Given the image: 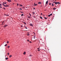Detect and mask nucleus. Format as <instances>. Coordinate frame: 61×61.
Instances as JSON below:
<instances>
[{"mask_svg": "<svg viewBox=\"0 0 61 61\" xmlns=\"http://www.w3.org/2000/svg\"><path fill=\"white\" fill-rule=\"evenodd\" d=\"M60 4V3L59 2H55V4Z\"/></svg>", "mask_w": 61, "mask_h": 61, "instance_id": "f257e3e1", "label": "nucleus"}, {"mask_svg": "<svg viewBox=\"0 0 61 61\" xmlns=\"http://www.w3.org/2000/svg\"><path fill=\"white\" fill-rule=\"evenodd\" d=\"M4 6L5 7H8V6H9L7 5H4Z\"/></svg>", "mask_w": 61, "mask_h": 61, "instance_id": "f03ea898", "label": "nucleus"}, {"mask_svg": "<svg viewBox=\"0 0 61 61\" xmlns=\"http://www.w3.org/2000/svg\"><path fill=\"white\" fill-rule=\"evenodd\" d=\"M30 25L31 26H33V25L32 24H30Z\"/></svg>", "mask_w": 61, "mask_h": 61, "instance_id": "7ed1b4c3", "label": "nucleus"}, {"mask_svg": "<svg viewBox=\"0 0 61 61\" xmlns=\"http://www.w3.org/2000/svg\"><path fill=\"white\" fill-rule=\"evenodd\" d=\"M52 15V14H51L50 15H48V16H49V17H50Z\"/></svg>", "mask_w": 61, "mask_h": 61, "instance_id": "20e7f679", "label": "nucleus"}, {"mask_svg": "<svg viewBox=\"0 0 61 61\" xmlns=\"http://www.w3.org/2000/svg\"><path fill=\"white\" fill-rule=\"evenodd\" d=\"M6 4V2H4L3 3V5H4H4H4V4Z\"/></svg>", "mask_w": 61, "mask_h": 61, "instance_id": "39448f33", "label": "nucleus"}, {"mask_svg": "<svg viewBox=\"0 0 61 61\" xmlns=\"http://www.w3.org/2000/svg\"><path fill=\"white\" fill-rule=\"evenodd\" d=\"M8 26V25H4V27H6V26Z\"/></svg>", "mask_w": 61, "mask_h": 61, "instance_id": "423d86ee", "label": "nucleus"}, {"mask_svg": "<svg viewBox=\"0 0 61 61\" xmlns=\"http://www.w3.org/2000/svg\"><path fill=\"white\" fill-rule=\"evenodd\" d=\"M48 1H47L46 2V5H48Z\"/></svg>", "mask_w": 61, "mask_h": 61, "instance_id": "0eeeda50", "label": "nucleus"}, {"mask_svg": "<svg viewBox=\"0 0 61 61\" xmlns=\"http://www.w3.org/2000/svg\"><path fill=\"white\" fill-rule=\"evenodd\" d=\"M7 1L9 2H11V0H7Z\"/></svg>", "mask_w": 61, "mask_h": 61, "instance_id": "6e6552de", "label": "nucleus"}, {"mask_svg": "<svg viewBox=\"0 0 61 61\" xmlns=\"http://www.w3.org/2000/svg\"><path fill=\"white\" fill-rule=\"evenodd\" d=\"M25 28L26 29H27V27L25 26Z\"/></svg>", "mask_w": 61, "mask_h": 61, "instance_id": "1a4fd4ad", "label": "nucleus"}, {"mask_svg": "<svg viewBox=\"0 0 61 61\" xmlns=\"http://www.w3.org/2000/svg\"><path fill=\"white\" fill-rule=\"evenodd\" d=\"M40 18L41 19H42L43 18L41 16H39Z\"/></svg>", "mask_w": 61, "mask_h": 61, "instance_id": "9d476101", "label": "nucleus"}, {"mask_svg": "<svg viewBox=\"0 0 61 61\" xmlns=\"http://www.w3.org/2000/svg\"><path fill=\"white\" fill-rule=\"evenodd\" d=\"M2 25H3L4 23H5V21H3V22H2Z\"/></svg>", "mask_w": 61, "mask_h": 61, "instance_id": "9b49d317", "label": "nucleus"}, {"mask_svg": "<svg viewBox=\"0 0 61 61\" xmlns=\"http://www.w3.org/2000/svg\"><path fill=\"white\" fill-rule=\"evenodd\" d=\"M38 4H41V2H38Z\"/></svg>", "mask_w": 61, "mask_h": 61, "instance_id": "f8f14e48", "label": "nucleus"}, {"mask_svg": "<svg viewBox=\"0 0 61 61\" xmlns=\"http://www.w3.org/2000/svg\"><path fill=\"white\" fill-rule=\"evenodd\" d=\"M8 58H5V59H6V60H7V59H8Z\"/></svg>", "mask_w": 61, "mask_h": 61, "instance_id": "ddd939ff", "label": "nucleus"}, {"mask_svg": "<svg viewBox=\"0 0 61 61\" xmlns=\"http://www.w3.org/2000/svg\"><path fill=\"white\" fill-rule=\"evenodd\" d=\"M5 15L9 16V15H6V14H5Z\"/></svg>", "mask_w": 61, "mask_h": 61, "instance_id": "4468645a", "label": "nucleus"}, {"mask_svg": "<svg viewBox=\"0 0 61 61\" xmlns=\"http://www.w3.org/2000/svg\"><path fill=\"white\" fill-rule=\"evenodd\" d=\"M24 15V14H22L21 15V16H23Z\"/></svg>", "mask_w": 61, "mask_h": 61, "instance_id": "2eb2a0df", "label": "nucleus"}, {"mask_svg": "<svg viewBox=\"0 0 61 61\" xmlns=\"http://www.w3.org/2000/svg\"><path fill=\"white\" fill-rule=\"evenodd\" d=\"M26 53L25 52H24L23 54H26Z\"/></svg>", "mask_w": 61, "mask_h": 61, "instance_id": "dca6fc26", "label": "nucleus"}, {"mask_svg": "<svg viewBox=\"0 0 61 61\" xmlns=\"http://www.w3.org/2000/svg\"><path fill=\"white\" fill-rule=\"evenodd\" d=\"M56 8H53V9L54 10H56Z\"/></svg>", "mask_w": 61, "mask_h": 61, "instance_id": "f3484780", "label": "nucleus"}, {"mask_svg": "<svg viewBox=\"0 0 61 61\" xmlns=\"http://www.w3.org/2000/svg\"><path fill=\"white\" fill-rule=\"evenodd\" d=\"M20 12L21 13H22V14H23L24 13L23 12H22V11H20Z\"/></svg>", "mask_w": 61, "mask_h": 61, "instance_id": "a211bd4d", "label": "nucleus"}, {"mask_svg": "<svg viewBox=\"0 0 61 61\" xmlns=\"http://www.w3.org/2000/svg\"><path fill=\"white\" fill-rule=\"evenodd\" d=\"M19 6H22L23 5H19Z\"/></svg>", "mask_w": 61, "mask_h": 61, "instance_id": "6ab92c4d", "label": "nucleus"}, {"mask_svg": "<svg viewBox=\"0 0 61 61\" xmlns=\"http://www.w3.org/2000/svg\"><path fill=\"white\" fill-rule=\"evenodd\" d=\"M12 56L11 55H10V57H11Z\"/></svg>", "mask_w": 61, "mask_h": 61, "instance_id": "aec40b11", "label": "nucleus"}, {"mask_svg": "<svg viewBox=\"0 0 61 61\" xmlns=\"http://www.w3.org/2000/svg\"><path fill=\"white\" fill-rule=\"evenodd\" d=\"M32 13L33 14V15H34V14H35V13H34V12H32Z\"/></svg>", "mask_w": 61, "mask_h": 61, "instance_id": "412c9836", "label": "nucleus"}, {"mask_svg": "<svg viewBox=\"0 0 61 61\" xmlns=\"http://www.w3.org/2000/svg\"><path fill=\"white\" fill-rule=\"evenodd\" d=\"M28 18H31L30 17V16L28 17Z\"/></svg>", "mask_w": 61, "mask_h": 61, "instance_id": "4be33fe9", "label": "nucleus"}, {"mask_svg": "<svg viewBox=\"0 0 61 61\" xmlns=\"http://www.w3.org/2000/svg\"><path fill=\"white\" fill-rule=\"evenodd\" d=\"M44 18H45V19H47V18H46V17H45Z\"/></svg>", "mask_w": 61, "mask_h": 61, "instance_id": "5701e85b", "label": "nucleus"}, {"mask_svg": "<svg viewBox=\"0 0 61 61\" xmlns=\"http://www.w3.org/2000/svg\"><path fill=\"white\" fill-rule=\"evenodd\" d=\"M24 24H25V25L26 24V23L25 22H24Z\"/></svg>", "mask_w": 61, "mask_h": 61, "instance_id": "b1692460", "label": "nucleus"}, {"mask_svg": "<svg viewBox=\"0 0 61 61\" xmlns=\"http://www.w3.org/2000/svg\"><path fill=\"white\" fill-rule=\"evenodd\" d=\"M36 37V36H34V38H35V37Z\"/></svg>", "mask_w": 61, "mask_h": 61, "instance_id": "393cba45", "label": "nucleus"}, {"mask_svg": "<svg viewBox=\"0 0 61 61\" xmlns=\"http://www.w3.org/2000/svg\"><path fill=\"white\" fill-rule=\"evenodd\" d=\"M23 26H22V25H21V27H23Z\"/></svg>", "mask_w": 61, "mask_h": 61, "instance_id": "a878e982", "label": "nucleus"}, {"mask_svg": "<svg viewBox=\"0 0 61 61\" xmlns=\"http://www.w3.org/2000/svg\"><path fill=\"white\" fill-rule=\"evenodd\" d=\"M7 54H8V55H9V53H8Z\"/></svg>", "mask_w": 61, "mask_h": 61, "instance_id": "bb28decb", "label": "nucleus"}, {"mask_svg": "<svg viewBox=\"0 0 61 61\" xmlns=\"http://www.w3.org/2000/svg\"><path fill=\"white\" fill-rule=\"evenodd\" d=\"M20 10H22V9L21 8H20Z\"/></svg>", "mask_w": 61, "mask_h": 61, "instance_id": "cd10ccee", "label": "nucleus"}, {"mask_svg": "<svg viewBox=\"0 0 61 61\" xmlns=\"http://www.w3.org/2000/svg\"><path fill=\"white\" fill-rule=\"evenodd\" d=\"M52 6H54V5H53V4H52Z\"/></svg>", "mask_w": 61, "mask_h": 61, "instance_id": "c85d7f7f", "label": "nucleus"}, {"mask_svg": "<svg viewBox=\"0 0 61 61\" xmlns=\"http://www.w3.org/2000/svg\"><path fill=\"white\" fill-rule=\"evenodd\" d=\"M33 17L35 18H36V17H35V16H33Z\"/></svg>", "mask_w": 61, "mask_h": 61, "instance_id": "c756f323", "label": "nucleus"}, {"mask_svg": "<svg viewBox=\"0 0 61 61\" xmlns=\"http://www.w3.org/2000/svg\"><path fill=\"white\" fill-rule=\"evenodd\" d=\"M7 46V44H6V45H5V46Z\"/></svg>", "mask_w": 61, "mask_h": 61, "instance_id": "7c9ffc66", "label": "nucleus"}, {"mask_svg": "<svg viewBox=\"0 0 61 61\" xmlns=\"http://www.w3.org/2000/svg\"><path fill=\"white\" fill-rule=\"evenodd\" d=\"M32 56V55H29L30 56H30Z\"/></svg>", "mask_w": 61, "mask_h": 61, "instance_id": "2f4dec72", "label": "nucleus"}, {"mask_svg": "<svg viewBox=\"0 0 61 61\" xmlns=\"http://www.w3.org/2000/svg\"><path fill=\"white\" fill-rule=\"evenodd\" d=\"M27 35L28 36H29L30 35V34H27Z\"/></svg>", "mask_w": 61, "mask_h": 61, "instance_id": "473e14b6", "label": "nucleus"}, {"mask_svg": "<svg viewBox=\"0 0 61 61\" xmlns=\"http://www.w3.org/2000/svg\"><path fill=\"white\" fill-rule=\"evenodd\" d=\"M37 4H36L35 5V6H36V5H37Z\"/></svg>", "mask_w": 61, "mask_h": 61, "instance_id": "72a5a7b5", "label": "nucleus"}, {"mask_svg": "<svg viewBox=\"0 0 61 61\" xmlns=\"http://www.w3.org/2000/svg\"><path fill=\"white\" fill-rule=\"evenodd\" d=\"M9 43V41H8L7 42V43Z\"/></svg>", "mask_w": 61, "mask_h": 61, "instance_id": "f704fd0d", "label": "nucleus"}, {"mask_svg": "<svg viewBox=\"0 0 61 61\" xmlns=\"http://www.w3.org/2000/svg\"><path fill=\"white\" fill-rule=\"evenodd\" d=\"M10 47V46H8V48H9Z\"/></svg>", "mask_w": 61, "mask_h": 61, "instance_id": "c9c22d12", "label": "nucleus"}, {"mask_svg": "<svg viewBox=\"0 0 61 61\" xmlns=\"http://www.w3.org/2000/svg\"><path fill=\"white\" fill-rule=\"evenodd\" d=\"M18 5H19V4H17V6H18Z\"/></svg>", "mask_w": 61, "mask_h": 61, "instance_id": "e433bc0d", "label": "nucleus"}, {"mask_svg": "<svg viewBox=\"0 0 61 61\" xmlns=\"http://www.w3.org/2000/svg\"><path fill=\"white\" fill-rule=\"evenodd\" d=\"M29 15H30V16H31V15L30 13L29 14Z\"/></svg>", "mask_w": 61, "mask_h": 61, "instance_id": "4c0bfd02", "label": "nucleus"}, {"mask_svg": "<svg viewBox=\"0 0 61 61\" xmlns=\"http://www.w3.org/2000/svg\"><path fill=\"white\" fill-rule=\"evenodd\" d=\"M27 33L28 34H29V32H27Z\"/></svg>", "mask_w": 61, "mask_h": 61, "instance_id": "58836bf2", "label": "nucleus"}, {"mask_svg": "<svg viewBox=\"0 0 61 61\" xmlns=\"http://www.w3.org/2000/svg\"><path fill=\"white\" fill-rule=\"evenodd\" d=\"M40 51V50H38V51Z\"/></svg>", "mask_w": 61, "mask_h": 61, "instance_id": "ea45409f", "label": "nucleus"}, {"mask_svg": "<svg viewBox=\"0 0 61 61\" xmlns=\"http://www.w3.org/2000/svg\"><path fill=\"white\" fill-rule=\"evenodd\" d=\"M49 5H51V3H50Z\"/></svg>", "mask_w": 61, "mask_h": 61, "instance_id": "a19ab883", "label": "nucleus"}, {"mask_svg": "<svg viewBox=\"0 0 61 61\" xmlns=\"http://www.w3.org/2000/svg\"><path fill=\"white\" fill-rule=\"evenodd\" d=\"M55 1L53 2L54 3H55Z\"/></svg>", "mask_w": 61, "mask_h": 61, "instance_id": "79ce46f5", "label": "nucleus"}, {"mask_svg": "<svg viewBox=\"0 0 61 61\" xmlns=\"http://www.w3.org/2000/svg\"><path fill=\"white\" fill-rule=\"evenodd\" d=\"M27 41H29V40H27Z\"/></svg>", "mask_w": 61, "mask_h": 61, "instance_id": "37998d69", "label": "nucleus"}, {"mask_svg": "<svg viewBox=\"0 0 61 61\" xmlns=\"http://www.w3.org/2000/svg\"><path fill=\"white\" fill-rule=\"evenodd\" d=\"M0 8H2V7L1 6H0Z\"/></svg>", "mask_w": 61, "mask_h": 61, "instance_id": "c03bdc74", "label": "nucleus"}, {"mask_svg": "<svg viewBox=\"0 0 61 61\" xmlns=\"http://www.w3.org/2000/svg\"><path fill=\"white\" fill-rule=\"evenodd\" d=\"M4 9H5V8H4Z\"/></svg>", "mask_w": 61, "mask_h": 61, "instance_id": "a18cd8bd", "label": "nucleus"}, {"mask_svg": "<svg viewBox=\"0 0 61 61\" xmlns=\"http://www.w3.org/2000/svg\"><path fill=\"white\" fill-rule=\"evenodd\" d=\"M34 10L35 9V8H34Z\"/></svg>", "mask_w": 61, "mask_h": 61, "instance_id": "49530a36", "label": "nucleus"}, {"mask_svg": "<svg viewBox=\"0 0 61 61\" xmlns=\"http://www.w3.org/2000/svg\"><path fill=\"white\" fill-rule=\"evenodd\" d=\"M38 49H39V48H37Z\"/></svg>", "mask_w": 61, "mask_h": 61, "instance_id": "de8ad7c7", "label": "nucleus"}, {"mask_svg": "<svg viewBox=\"0 0 61 61\" xmlns=\"http://www.w3.org/2000/svg\"><path fill=\"white\" fill-rule=\"evenodd\" d=\"M30 43H31V42H30Z\"/></svg>", "mask_w": 61, "mask_h": 61, "instance_id": "09e8293b", "label": "nucleus"}, {"mask_svg": "<svg viewBox=\"0 0 61 61\" xmlns=\"http://www.w3.org/2000/svg\"><path fill=\"white\" fill-rule=\"evenodd\" d=\"M41 15H42V13H41Z\"/></svg>", "mask_w": 61, "mask_h": 61, "instance_id": "8fccbe9b", "label": "nucleus"}, {"mask_svg": "<svg viewBox=\"0 0 61 61\" xmlns=\"http://www.w3.org/2000/svg\"><path fill=\"white\" fill-rule=\"evenodd\" d=\"M34 5H35V3H34Z\"/></svg>", "mask_w": 61, "mask_h": 61, "instance_id": "3c124183", "label": "nucleus"}, {"mask_svg": "<svg viewBox=\"0 0 61 61\" xmlns=\"http://www.w3.org/2000/svg\"><path fill=\"white\" fill-rule=\"evenodd\" d=\"M1 5V4H0V6Z\"/></svg>", "mask_w": 61, "mask_h": 61, "instance_id": "603ef678", "label": "nucleus"}, {"mask_svg": "<svg viewBox=\"0 0 61 61\" xmlns=\"http://www.w3.org/2000/svg\"><path fill=\"white\" fill-rule=\"evenodd\" d=\"M55 1H56V0Z\"/></svg>", "mask_w": 61, "mask_h": 61, "instance_id": "864d4df0", "label": "nucleus"}]
</instances>
